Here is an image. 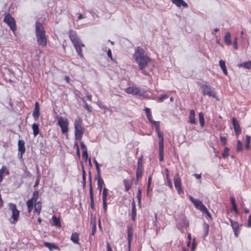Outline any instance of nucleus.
Segmentation results:
<instances>
[{
    "mask_svg": "<svg viewBox=\"0 0 251 251\" xmlns=\"http://www.w3.org/2000/svg\"><path fill=\"white\" fill-rule=\"evenodd\" d=\"M133 57L138 64L141 70H143L150 61V59L147 56L143 49L140 47H138L136 49Z\"/></svg>",
    "mask_w": 251,
    "mask_h": 251,
    "instance_id": "f257e3e1",
    "label": "nucleus"
},
{
    "mask_svg": "<svg viewBox=\"0 0 251 251\" xmlns=\"http://www.w3.org/2000/svg\"><path fill=\"white\" fill-rule=\"evenodd\" d=\"M69 37L73 42V45L80 57L83 58V55L82 52L81 47H84V45L80 42L79 37L74 31L70 30L69 31Z\"/></svg>",
    "mask_w": 251,
    "mask_h": 251,
    "instance_id": "f03ea898",
    "label": "nucleus"
},
{
    "mask_svg": "<svg viewBox=\"0 0 251 251\" xmlns=\"http://www.w3.org/2000/svg\"><path fill=\"white\" fill-rule=\"evenodd\" d=\"M9 210L12 212L11 218L13 221L11 222L12 224H15L18 220L20 216V211L17 209L15 204L13 203H9L8 204Z\"/></svg>",
    "mask_w": 251,
    "mask_h": 251,
    "instance_id": "7ed1b4c3",
    "label": "nucleus"
},
{
    "mask_svg": "<svg viewBox=\"0 0 251 251\" xmlns=\"http://www.w3.org/2000/svg\"><path fill=\"white\" fill-rule=\"evenodd\" d=\"M201 89L204 95H208L209 97L216 99L217 100H219L218 98L216 97L214 89L212 88L209 86L203 85L201 86Z\"/></svg>",
    "mask_w": 251,
    "mask_h": 251,
    "instance_id": "20e7f679",
    "label": "nucleus"
},
{
    "mask_svg": "<svg viewBox=\"0 0 251 251\" xmlns=\"http://www.w3.org/2000/svg\"><path fill=\"white\" fill-rule=\"evenodd\" d=\"M3 21L7 24L13 32L16 30L15 21L10 15H6L4 17Z\"/></svg>",
    "mask_w": 251,
    "mask_h": 251,
    "instance_id": "39448f33",
    "label": "nucleus"
},
{
    "mask_svg": "<svg viewBox=\"0 0 251 251\" xmlns=\"http://www.w3.org/2000/svg\"><path fill=\"white\" fill-rule=\"evenodd\" d=\"M58 125L60 126L63 133H67L68 123L66 119L62 117H60L58 120Z\"/></svg>",
    "mask_w": 251,
    "mask_h": 251,
    "instance_id": "423d86ee",
    "label": "nucleus"
},
{
    "mask_svg": "<svg viewBox=\"0 0 251 251\" xmlns=\"http://www.w3.org/2000/svg\"><path fill=\"white\" fill-rule=\"evenodd\" d=\"M46 31L43 25L39 22H36L35 24V34L36 36H40L45 35Z\"/></svg>",
    "mask_w": 251,
    "mask_h": 251,
    "instance_id": "0eeeda50",
    "label": "nucleus"
},
{
    "mask_svg": "<svg viewBox=\"0 0 251 251\" xmlns=\"http://www.w3.org/2000/svg\"><path fill=\"white\" fill-rule=\"evenodd\" d=\"M89 185H90V189H89V192H90V204H91V207L92 209L94 208V195H93V190L92 185V176H91V173L90 171L89 172Z\"/></svg>",
    "mask_w": 251,
    "mask_h": 251,
    "instance_id": "6e6552de",
    "label": "nucleus"
},
{
    "mask_svg": "<svg viewBox=\"0 0 251 251\" xmlns=\"http://www.w3.org/2000/svg\"><path fill=\"white\" fill-rule=\"evenodd\" d=\"M232 123L233 126L235 133L237 136H238L241 132V129L239 124L238 121L235 118L232 119Z\"/></svg>",
    "mask_w": 251,
    "mask_h": 251,
    "instance_id": "1a4fd4ad",
    "label": "nucleus"
},
{
    "mask_svg": "<svg viewBox=\"0 0 251 251\" xmlns=\"http://www.w3.org/2000/svg\"><path fill=\"white\" fill-rule=\"evenodd\" d=\"M174 184L175 187L177 189V191L179 194L183 192L181 187V181L178 174H176L174 176Z\"/></svg>",
    "mask_w": 251,
    "mask_h": 251,
    "instance_id": "9d476101",
    "label": "nucleus"
},
{
    "mask_svg": "<svg viewBox=\"0 0 251 251\" xmlns=\"http://www.w3.org/2000/svg\"><path fill=\"white\" fill-rule=\"evenodd\" d=\"M40 115V106L38 102L36 101L35 103V107L33 110L32 116L35 121H37Z\"/></svg>",
    "mask_w": 251,
    "mask_h": 251,
    "instance_id": "9b49d317",
    "label": "nucleus"
},
{
    "mask_svg": "<svg viewBox=\"0 0 251 251\" xmlns=\"http://www.w3.org/2000/svg\"><path fill=\"white\" fill-rule=\"evenodd\" d=\"M126 92L127 94L138 95L140 94V90L137 87H129L126 88Z\"/></svg>",
    "mask_w": 251,
    "mask_h": 251,
    "instance_id": "f8f14e48",
    "label": "nucleus"
},
{
    "mask_svg": "<svg viewBox=\"0 0 251 251\" xmlns=\"http://www.w3.org/2000/svg\"><path fill=\"white\" fill-rule=\"evenodd\" d=\"M84 131V128L75 129V135L76 140H80L82 139Z\"/></svg>",
    "mask_w": 251,
    "mask_h": 251,
    "instance_id": "ddd939ff",
    "label": "nucleus"
},
{
    "mask_svg": "<svg viewBox=\"0 0 251 251\" xmlns=\"http://www.w3.org/2000/svg\"><path fill=\"white\" fill-rule=\"evenodd\" d=\"M127 236L128 247L130 248L131 242L133 238V228L132 226H127Z\"/></svg>",
    "mask_w": 251,
    "mask_h": 251,
    "instance_id": "4468645a",
    "label": "nucleus"
},
{
    "mask_svg": "<svg viewBox=\"0 0 251 251\" xmlns=\"http://www.w3.org/2000/svg\"><path fill=\"white\" fill-rule=\"evenodd\" d=\"M38 44L42 47L47 46V41L46 35L36 37Z\"/></svg>",
    "mask_w": 251,
    "mask_h": 251,
    "instance_id": "2eb2a0df",
    "label": "nucleus"
},
{
    "mask_svg": "<svg viewBox=\"0 0 251 251\" xmlns=\"http://www.w3.org/2000/svg\"><path fill=\"white\" fill-rule=\"evenodd\" d=\"M231 222V226L234 232L235 236L237 237L238 236V228L239 224L237 222H234L232 220L230 219Z\"/></svg>",
    "mask_w": 251,
    "mask_h": 251,
    "instance_id": "dca6fc26",
    "label": "nucleus"
},
{
    "mask_svg": "<svg viewBox=\"0 0 251 251\" xmlns=\"http://www.w3.org/2000/svg\"><path fill=\"white\" fill-rule=\"evenodd\" d=\"M25 142L24 140H19L18 143V151L22 154H23L25 151Z\"/></svg>",
    "mask_w": 251,
    "mask_h": 251,
    "instance_id": "f3484780",
    "label": "nucleus"
},
{
    "mask_svg": "<svg viewBox=\"0 0 251 251\" xmlns=\"http://www.w3.org/2000/svg\"><path fill=\"white\" fill-rule=\"evenodd\" d=\"M224 43L227 46L231 45L232 44L231 36L229 32H227L225 33L224 38Z\"/></svg>",
    "mask_w": 251,
    "mask_h": 251,
    "instance_id": "a211bd4d",
    "label": "nucleus"
},
{
    "mask_svg": "<svg viewBox=\"0 0 251 251\" xmlns=\"http://www.w3.org/2000/svg\"><path fill=\"white\" fill-rule=\"evenodd\" d=\"M172 1L177 7H180L181 6L185 8L188 7V4L183 0H172Z\"/></svg>",
    "mask_w": 251,
    "mask_h": 251,
    "instance_id": "6ab92c4d",
    "label": "nucleus"
},
{
    "mask_svg": "<svg viewBox=\"0 0 251 251\" xmlns=\"http://www.w3.org/2000/svg\"><path fill=\"white\" fill-rule=\"evenodd\" d=\"M44 245L45 247H47L49 248V249L50 251H53V250H59V248L58 246H57L54 243H49V242H45L44 243Z\"/></svg>",
    "mask_w": 251,
    "mask_h": 251,
    "instance_id": "aec40b11",
    "label": "nucleus"
},
{
    "mask_svg": "<svg viewBox=\"0 0 251 251\" xmlns=\"http://www.w3.org/2000/svg\"><path fill=\"white\" fill-rule=\"evenodd\" d=\"M131 218L133 221H135L136 217V209L135 202L133 201L132 202Z\"/></svg>",
    "mask_w": 251,
    "mask_h": 251,
    "instance_id": "412c9836",
    "label": "nucleus"
},
{
    "mask_svg": "<svg viewBox=\"0 0 251 251\" xmlns=\"http://www.w3.org/2000/svg\"><path fill=\"white\" fill-rule=\"evenodd\" d=\"M156 132L157 134V136L159 138V147L164 146V139L163 134L160 132V129H159L158 130L156 131Z\"/></svg>",
    "mask_w": 251,
    "mask_h": 251,
    "instance_id": "4be33fe9",
    "label": "nucleus"
},
{
    "mask_svg": "<svg viewBox=\"0 0 251 251\" xmlns=\"http://www.w3.org/2000/svg\"><path fill=\"white\" fill-rule=\"evenodd\" d=\"M71 240L75 244H80L79 242V234L76 232L73 233L72 234Z\"/></svg>",
    "mask_w": 251,
    "mask_h": 251,
    "instance_id": "5701e85b",
    "label": "nucleus"
},
{
    "mask_svg": "<svg viewBox=\"0 0 251 251\" xmlns=\"http://www.w3.org/2000/svg\"><path fill=\"white\" fill-rule=\"evenodd\" d=\"M189 122L191 124H195L196 123L195 114L194 110H191L189 114Z\"/></svg>",
    "mask_w": 251,
    "mask_h": 251,
    "instance_id": "b1692460",
    "label": "nucleus"
},
{
    "mask_svg": "<svg viewBox=\"0 0 251 251\" xmlns=\"http://www.w3.org/2000/svg\"><path fill=\"white\" fill-rule=\"evenodd\" d=\"M42 208V203L41 201L34 202V209L35 212L38 213V214L40 213Z\"/></svg>",
    "mask_w": 251,
    "mask_h": 251,
    "instance_id": "393cba45",
    "label": "nucleus"
},
{
    "mask_svg": "<svg viewBox=\"0 0 251 251\" xmlns=\"http://www.w3.org/2000/svg\"><path fill=\"white\" fill-rule=\"evenodd\" d=\"M74 126L75 129L83 128L82 126V120L80 118L75 119Z\"/></svg>",
    "mask_w": 251,
    "mask_h": 251,
    "instance_id": "a878e982",
    "label": "nucleus"
},
{
    "mask_svg": "<svg viewBox=\"0 0 251 251\" xmlns=\"http://www.w3.org/2000/svg\"><path fill=\"white\" fill-rule=\"evenodd\" d=\"M33 133L34 136H36L39 133V125L37 124H33L32 126Z\"/></svg>",
    "mask_w": 251,
    "mask_h": 251,
    "instance_id": "bb28decb",
    "label": "nucleus"
},
{
    "mask_svg": "<svg viewBox=\"0 0 251 251\" xmlns=\"http://www.w3.org/2000/svg\"><path fill=\"white\" fill-rule=\"evenodd\" d=\"M52 221L54 226L58 227H61V223L59 218H57L55 216L53 215L52 216Z\"/></svg>",
    "mask_w": 251,
    "mask_h": 251,
    "instance_id": "cd10ccee",
    "label": "nucleus"
},
{
    "mask_svg": "<svg viewBox=\"0 0 251 251\" xmlns=\"http://www.w3.org/2000/svg\"><path fill=\"white\" fill-rule=\"evenodd\" d=\"M164 146L159 147V161L162 162L164 160Z\"/></svg>",
    "mask_w": 251,
    "mask_h": 251,
    "instance_id": "c85d7f7f",
    "label": "nucleus"
},
{
    "mask_svg": "<svg viewBox=\"0 0 251 251\" xmlns=\"http://www.w3.org/2000/svg\"><path fill=\"white\" fill-rule=\"evenodd\" d=\"M34 202H32V200H28L26 202L27 206V210L28 213H30L33 207V204Z\"/></svg>",
    "mask_w": 251,
    "mask_h": 251,
    "instance_id": "c756f323",
    "label": "nucleus"
},
{
    "mask_svg": "<svg viewBox=\"0 0 251 251\" xmlns=\"http://www.w3.org/2000/svg\"><path fill=\"white\" fill-rule=\"evenodd\" d=\"M91 224L92 225V235H94L96 232V219L94 220H91Z\"/></svg>",
    "mask_w": 251,
    "mask_h": 251,
    "instance_id": "7c9ffc66",
    "label": "nucleus"
},
{
    "mask_svg": "<svg viewBox=\"0 0 251 251\" xmlns=\"http://www.w3.org/2000/svg\"><path fill=\"white\" fill-rule=\"evenodd\" d=\"M230 149L227 147H225L224 149L223 152L222 153V156L223 158H227L229 155V152Z\"/></svg>",
    "mask_w": 251,
    "mask_h": 251,
    "instance_id": "2f4dec72",
    "label": "nucleus"
},
{
    "mask_svg": "<svg viewBox=\"0 0 251 251\" xmlns=\"http://www.w3.org/2000/svg\"><path fill=\"white\" fill-rule=\"evenodd\" d=\"M221 69L222 70L224 74L226 75H227V72L226 69L225 62L222 60H221Z\"/></svg>",
    "mask_w": 251,
    "mask_h": 251,
    "instance_id": "473e14b6",
    "label": "nucleus"
},
{
    "mask_svg": "<svg viewBox=\"0 0 251 251\" xmlns=\"http://www.w3.org/2000/svg\"><path fill=\"white\" fill-rule=\"evenodd\" d=\"M124 185L125 187V189L126 192H127L130 188L131 186V181L129 180H125Z\"/></svg>",
    "mask_w": 251,
    "mask_h": 251,
    "instance_id": "72a5a7b5",
    "label": "nucleus"
},
{
    "mask_svg": "<svg viewBox=\"0 0 251 251\" xmlns=\"http://www.w3.org/2000/svg\"><path fill=\"white\" fill-rule=\"evenodd\" d=\"M39 196V192L38 191H35L33 193L32 198L29 200H32V202H38L37 200Z\"/></svg>",
    "mask_w": 251,
    "mask_h": 251,
    "instance_id": "f704fd0d",
    "label": "nucleus"
},
{
    "mask_svg": "<svg viewBox=\"0 0 251 251\" xmlns=\"http://www.w3.org/2000/svg\"><path fill=\"white\" fill-rule=\"evenodd\" d=\"M240 67H243L246 69H250L251 68V61H247L239 65Z\"/></svg>",
    "mask_w": 251,
    "mask_h": 251,
    "instance_id": "c9c22d12",
    "label": "nucleus"
},
{
    "mask_svg": "<svg viewBox=\"0 0 251 251\" xmlns=\"http://www.w3.org/2000/svg\"><path fill=\"white\" fill-rule=\"evenodd\" d=\"M104 184L102 178L99 179L98 181V188L100 190V192L101 193L103 185Z\"/></svg>",
    "mask_w": 251,
    "mask_h": 251,
    "instance_id": "e433bc0d",
    "label": "nucleus"
},
{
    "mask_svg": "<svg viewBox=\"0 0 251 251\" xmlns=\"http://www.w3.org/2000/svg\"><path fill=\"white\" fill-rule=\"evenodd\" d=\"M199 117L200 125L201 126H203L204 124V119L203 113L202 112L200 113L199 114Z\"/></svg>",
    "mask_w": 251,
    "mask_h": 251,
    "instance_id": "4c0bfd02",
    "label": "nucleus"
},
{
    "mask_svg": "<svg viewBox=\"0 0 251 251\" xmlns=\"http://www.w3.org/2000/svg\"><path fill=\"white\" fill-rule=\"evenodd\" d=\"M108 195V189L104 187L102 192V201H107V197Z\"/></svg>",
    "mask_w": 251,
    "mask_h": 251,
    "instance_id": "58836bf2",
    "label": "nucleus"
},
{
    "mask_svg": "<svg viewBox=\"0 0 251 251\" xmlns=\"http://www.w3.org/2000/svg\"><path fill=\"white\" fill-rule=\"evenodd\" d=\"M82 102L84 104V108L87 110L88 112H89V113L91 112L92 109H91V107L87 104L86 100L84 99H82Z\"/></svg>",
    "mask_w": 251,
    "mask_h": 251,
    "instance_id": "ea45409f",
    "label": "nucleus"
},
{
    "mask_svg": "<svg viewBox=\"0 0 251 251\" xmlns=\"http://www.w3.org/2000/svg\"><path fill=\"white\" fill-rule=\"evenodd\" d=\"M142 175V169H137L136 170V181H138L139 178L141 177Z\"/></svg>",
    "mask_w": 251,
    "mask_h": 251,
    "instance_id": "a19ab883",
    "label": "nucleus"
},
{
    "mask_svg": "<svg viewBox=\"0 0 251 251\" xmlns=\"http://www.w3.org/2000/svg\"><path fill=\"white\" fill-rule=\"evenodd\" d=\"M141 194H142V191L140 189H139L138 190V193L137 194V198L138 201L139 205L140 206L141 203Z\"/></svg>",
    "mask_w": 251,
    "mask_h": 251,
    "instance_id": "79ce46f5",
    "label": "nucleus"
},
{
    "mask_svg": "<svg viewBox=\"0 0 251 251\" xmlns=\"http://www.w3.org/2000/svg\"><path fill=\"white\" fill-rule=\"evenodd\" d=\"M151 123L154 126L155 129V131H157V130H158L159 129H160L159 122L153 121Z\"/></svg>",
    "mask_w": 251,
    "mask_h": 251,
    "instance_id": "37998d69",
    "label": "nucleus"
},
{
    "mask_svg": "<svg viewBox=\"0 0 251 251\" xmlns=\"http://www.w3.org/2000/svg\"><path fill=\"white\" fill-rule=\"evenodd\" d=\"M250 141H251V137L249 135L246 136V148L248 149L250 147Z\"/></svg>",
    "mask_w": 251,
    "mask_h": 251,
    "instance_id": "c03bdc74",
    "label": "nucleus"
},
{
    "mask_svg": "<svg viewBox=\"0 0 251 251\" xmlns=\"http://www.w3.org/2000/svg\"><path fill=\"white\" fill-rule=\"evenodd\" d=\"M242 150V144L240 141L238 140L237 144L236 151H240Z\"/></svg>",
    "mask_w": 251,
    "mask_h": 251,
    "instance_id": "a18cd8bd",
    "label": "nucleus"
},
{
    "mask_svg": "<svg viewBox=\"0 0 251 251\" xmlns=\"http://www.w3.org/2000/svg\"><path fill=\"white\" fill-rule=\"evenodd\" d=\"M233 47L235 50H238V38L236 37L233 39Z\"/></svg>",
    "mask_w": 251,
    "mask_h": 251,
    "instance_id": "49530a36",
    "label": "nucleus"
},
{
    "mask_svg": "<svg viewBox=\"0 0 251 251\" xmlns=\"http://www.w3.org/2000/svg\"><path fill=\"white\" fill-rule=\"evenodd\" d=\"M203 228L205 231V236H207L208 233V230L209 228V225L207 224L204 223Z\"/></svg>",
    "mask_w": 251,
    "mask_h": 251,
    "instance_id": "de8ad7c7",
    "label": "nucleus"
},
{
    "mask_svg": "<svg viewBox=\"0 0 251 251\" xmlns=\"http://www.w3.org/2000/svg\"><path fill=\"white\" fill-rule=\"evenodd\" d=\"M168 98V96L166 94L163 95L158 98V101L162 102L164 100Z\"/></svg>",
    "mask_w": 251,
    "mask_h": 251,
    "instance_id": "09e8293b",
    "label": "nucleus"
},
{
    "mask_svg": "<svg viewBox=\"0 0 251 251\" xmlns=\"http://www.w3.org/2000/svg\"><path fill=\"white\" fill-rule=\"evenodd\" d=\"M193 204L195 205L196 207L198 208L201 204V201L199 200H195V201H193Z\"/></svg>",
    "mask_w": 251,
    "mask_h": 251,
    "instance_id": "8fccbe9b",
    "label": "nucleus"
},
{
    "mask_svg": "<svg viewBox=\"0 0 251 251\" xmlns=\"http://www.w3.org/2000/svg\"><path fill=\"white\" fill-rule=\"evenodd\" d=\"M82 157L85 159L86 161H87L88 158V153H87V150H84L82 152Z\"/></svg>",
    "mask_w": 251,
    "mask_h": 251,
    "instance_id": "3c124183",
    "label": "nucleus"
},
{
    "mask_svg": "<svg viewBox=\"0 0 251 251\" xmlns=\"http://www.w3.org/2000/svg\"><path fill=\"white\" fill-rule=\"evenodd\" d=\"M142 158L141 157H140L138 161L137 168V169H142L143 165H142Z\"/></svg>",
    "mask_w": 251,
    "mask_h": 251,
    "instance_id": "603ef678",
    "label": "nucleus"
},
{
    "mask_svg": "<svg viewBox=\"0 0 251 251\" xmlns=\"http://www.w3.org/2000/svg\"><path fill=\"white\" fill-rule=\"evenodd\" d=\"M198 209H200L203 212L204 211H206V208L205 206V205H203V203L201 202V205H200Z\"/></svg>",
    "mask_w": 251,
    "mask_h": 251,
    "instance_id": "864d4df0",
    "label": "nucleus"
},
{
    "mask_svg": "<svg viewBox=\"0 0 251 251\" xmlns=\"http://www.w3.org/2000/svg\"><path fill=\"white\" fill-rule=\"evenodd\" d=\"M103 202V208L105 212L107 211V205L106 201H102Z\"/></svg>",
    "mask_w": 251,
    "mask_h": 251,
    "instance_id": "5fc2aeb1",
    "label": "nucleus"
},
{
    "mask_svg": "<svg viewBox=\"0 0 251 251\" xmlns=\"http://www.w3.org/2000/svg\"><path fill=\"white\" fill-rule=\"evenodd\" d=\"M94 162L96 167L97 172H99V171L100 170V168L99 167V164H98V163L97 162V161H96V160L95 159H94Z\"/></svg>",
    "mask_w": 251,
    "mask_h": 251,
    "instance_id": "6e6d98bb",
    "label": "nucleus"
},
{
    "mask_svg": "<svg viewBox=\"0 0 251 251\" xmlns=\"http://www.w3.org/2000/svg\"><path fill=\"white\" fill-rule=\"evenodd\" d=\"M151 176H150L148 178V190H147L148 193L149 192V191L150 186V185L151 183Z\"/></svg>",
    "mask_w": 251,
    "mask_h": 251,
    "instance_id": "4d7b16f0",
    "label": "nucleus"
},
{
    "mask_svg": "<svg viewBox=\"0 0 251 251\" xmlns=\"http://www.w3.org/2000/svg\"><path fill=\"white\" fill-rule=\"evenodd\" d=\"M39 181H40V176H38L36 178L35 183L34 184V187H36L39 185Z\"/></svg>",
    "mask_w": 251,
    "mask_h": 251,
    "instance_id": "13d9d810",
    "label": "nucleus"
},
{
    "mask_svg": "<svg viewBox=\"0 0 251 251\" xmlns=\"http://www.w3.org/2000/svg\"><path fill=\"white\" fill-rule=\"evenodd\" d=\"M221 142L223 144V145H225L226 144V138L225 137L221 136Z\"/></svg>",
    "mask_w": 251,
    "mask_h": 251,
    "instance_id": "bf43d9fd",
    "label": "nucleus"
},
{
    "mask_svg": "<svg viewBox=\"0 0 251 251\" xmlns=\"http://www.w3.org/2000/svg\"><path fill=\"white\" fill-rule=\"evenodd\" d=\"M107 55L109 58H110L111 60H113L111 51L110 49H109L107 51Z\"/></svg>",
    "mask_w": 251,
    "mask_h": 251,
    "instance_id": "052dcab7",
    "label": "nucleus"
},
{
    "mask_svg": "<svg viewBox=\"0 0 251 251\" xmlns=\"http://www.w3.org/2000/svg\"><path fill=\"white\" fill-rule=\"evenodd\" d=\"M147 117L148 118V119L149 120V121L151 122V123H152L153 121L151 119V115L150 113H148L147 115Z\"/></svg>",
    "mask_w": 251,
    "mask_h": 251,
    "instance_id": "680f3d73",
    "label": "nucleus"
},
{
    "mask_svg": "<svg viewBox=\"0 0 251 251\" xmlns=\"http://www.w3.org/2000/svg\"><path fill=\"white\" fill-rule=\"evenodd\" d=\"M80 146L81 148L84 150H87L86 146L85 145V144L83 143V142H81L80 143Z\"/></svg>",
    "mask_w": 251,
    "mask_h": 251,
    "instance_id": "e2e57ef3",
    "label": "nucleus"
},
{
    "mask_svg": "<svg viewBox=\"0 0 251 251\" xmlns=\"http://www.w3.org/2000/svg\"><path fill=\"white\" fill-rule=\"evenodd\" d=\"M6 170V168L4 166L2 167V168L0 169V174L3 175V173Z\"/></svg>",
    "mask_w": 251,
    "mask_h": 251,
    "instance_id": "0e129e2a",
    "label": "nucleus"
},
{
    "mask_svg": "<svg viewBox=\"0 0 251 251\" xmlns=\"http://www.w3.org/2000/svg\"><path fill=\"white\" fill-rule=\"evenodd\" d=\"M232 208H233V210L234 211V212L236 214H238V210H237V206H236V204H233L232 205Z\"/></svg>",
    "mask_w": 251,
    "mask_h": 251,
    "instance_id": "69168bd1",
    "label": "nucleus"
},
{
    "mask_svg": "<svg viewBox=\"0 0 251 251\" xmlns=\"http://www.w3.org/2000/svg\"><path fill=\"white\" fill-rule=\"evenodd\" d=\"M167 183H168V186L171 188H173V185H172V182H171V181L170 179H168V180H167Z\"/></svg>",
    "mask_w": 251,
    "mask_h": 251,
    "instance_id": "338daca9",
    "label": "nucleus"
},
{
    "mask_svg": "<svg viewBox=\"0 0 251 251\" xmlns=\"http://www.w3.org/2000/svg\"><path fill=\"white\" fill-rule=\"evenodd\" d=\"M107 251H112V248L108 243H107Z\"/></svg>",
    "mask_w": 251,
    "mask_h": 251,
    "instance_id": "774afa93",
    "label": "nucleus"
}]
</instances>
